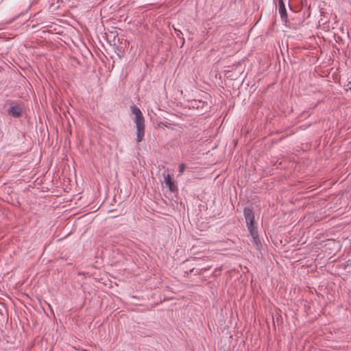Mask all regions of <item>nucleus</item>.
I'll return each mask as SVG.
<instances>
[{
  "mask_svg": "<svg viewBox=\"0 0 351 351\" xmlns=\"http://www.w3.org/2000/svg\"><path fill=\"white\" fill-rule=\"evenodd\" d=\"M130 110L134 115V121L136 128V142L140 143L143 140L145 136V118L137 106H131Z\"/></svg>",
  "mask_w": 351,
  "mask_h": 351,
  "instance_id": "obj_1",
  "label": "nucleus"
},
{
  "mask_svg": "<svg viewBox=\"0 0 351 351\" xmlns=\"http://www.w3.org/2000/svg\"><path fill=\"white\" fill-rule=\"evenodd\" d=\"M23 108L19 104L12 106L8 110V114L14 117H19L21 115Z\"/></svg>",
  "mask_w": 351,
  "mask_h": 351,
  "instance_id": "obj_2",
  "label": "nucleus"
},
{
  "mask_svg": "<svg viewBox=\"0 0 351 351\" xmlns=\"http://www.w3.org/2000/svg\"><path fill=\"white\" fill-rule=\"evenodd\" d=\"M279 5V13L282 20L285 22L287 21V14L285 8V3L282 0H278Z\"/></svg>",
  "mask_w": 351,
  "mask_h": 351,
  "instance_id": "obj_3",
  "label": "nucleus"
},
{
  "mask_svg": "<svg viewBox=\"0 0 351 351\" xmlns=\"http://www.w3.org/2000/svg\"><path fill=\"white\" fill-rule=\"evenodd\" d=\"M244 215L245 217L247 225L254 223V215L252 210L250 208H245L244 209Z\"/></svg>",
  "mask_w": 351,
  "mask_h": 351,
  "instance_id": "obj_4",
  "label": "nucleus"
},
{
  "mask_svg": "<svg viewBox=\"0 0 351 351\" xmlns=\"http://www.w3.org/2000/svg\"><path fill=\"white\" fill-rule=\"evenodd\" d=\"M165 182L166 185L169 187L170 191H175L176 186H175L174 184L173 183L169 175H167L165 178Z\"/></svg>",
  "mask_w": 351,
  "mask_h": 351,
  "instance_id": "obj_5",
  "label": "nucleus"
},
{
  "mask_svg": "<svg viewBox=\"0 0 351 351\" xmlns=\"http://www.w3.org/2000/svg\"><path fill=\"white\" fill-rule=\"evenodd\" d=\"M247 227L252 237L258 235L257 230L256 227L254 226V223L247 224Z\"/></svg>",
  "mask_w": 351,
  "mask_h": 351,
  "instance_id": "obj_6",
  "label": "nucleus"
},
{
  "mask_svg": "<svg viewBox=\"0 0 351 351\" xmlns=\"http://www.w3.org/2000/svg\"><path fill=\"white\" fill-rule=\"evenodd\" d=\"M252 242L253 245L256 247V249H259L260 246L261 245V241L258 238V235L252 237Z\"/></svg>",
  "mask_w": 351,
  "mask_h": 351,
  "instance_id": "obj_7",
  "label": "nucleus"
},
{
  "mask_svg": "<svg viewBox=\"0 0 351 351\" xmlns=\"http://www.w3.org/2000/svg\"><path fill=\"white\" fill-rule=\"evenodd\" d=\"M185 165L184 164H181L179 167V171L180 173H183L184 170H185Z\"/></svg>",
  "mask_w": 351,
  "mask_h": 351,
  "instance_id": "obj_8",
  "label": "nucleus"
},
{
  "mask_svg": "<svg viewBox=\"0 0 351 351\" xmlns=\"http://www.w3.org/2000/svg\"><path fill=\"white\" fill-rule=\"evenodd\" d=\"M161 124H162L163 126L166 127V128H170V125H171V124H170L169 123H168V122L161 123Z\"/></svg>",
  "mask_w": 351,
  "mask_h": 351,
  "instance_id": "obj_9",
  "label": "nucleus"
},
{
  "mask_svg": "<svg viewBox=\"0 0 351 351\" xmlns=\"http://www.w3.org/2000/svg\"><path fill=\"white\" fill-rule=\"evenodd\" d=\"M309 292H313V290H311L309 287H308V293Z\"/></svg>",
  "mask_w": 351,
  "mask_h": 351,
  "instance_id": "obj_10",
  "label": "nucleus"
}]
</instances>
